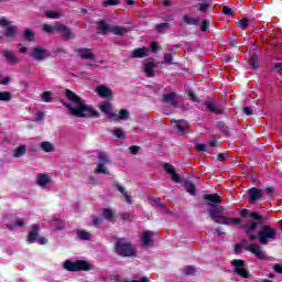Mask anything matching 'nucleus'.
Returning <instances> with one entry per match:
<instances>
[{"mask_svg": "<svg viewBox=\"0 0 282 282\" xmlns=\"http://www.w3.org/2000/svg\"><path fill=\"white\" fill-rule=\"evenodd\" d=\"M203 199L205 204L210 207L208 214L210 219L216 224H223L225 226H237L241 224V219L239 218H228L224 216L226 208L219 206L221 204V196H219V194H205Z\"/></svg>", "mask_w": 282, "mask_h": 282, "instance_id": "nucleus-1", "label": "nucleus"}, {"mask_svg": "<svg viewBox=\"0 0 282 282\" xmlns=\"http://www.w3.org/2000/svg\"><path fill=\"white\" fill-rule=\"evenodd\" d=\"M258 226L259 223L252 219L247 220L246 224L242 225V228L250 241L258 239L261 246H268L270 241H274V239H276V229L274 227H271L270 225H262L257 232Z\"/></svg>", "mask_w": 282, "mask_h": 282, "instance_id": "nucleus-2", "label": "nucleus"}, {"mask_svg": "<svg viewBox=\"0 0 282 282\" xmlns=\"http://www.w3.org/2000/svg\"><path fill=\"white\" fill-rule=\"evenodd\" d=\"M65 96L69 102L64 105L72 116H76V118H99L100 115L96 109L91 108V106H87L85 100L74 94V91L66 89Z\"/></svg>", "mask_w": 282, "mask_h": 282, "instance_id": "nucleus-3", "label": "nucleus"}, {"mask_svg": "<svg viewBox=\"0 0 282 282\" xmlns=\"http://www.w3.org/2000/svg\"><path fill=\"white\" fill-rule=\"evenodd\" d=\"M115 252H117L119 257H135L137 250L133 243L121 238L115 243Z\"/></svg>", "mask_w": 282, "mask_h": 282, "instance_id": "nucleus-4", "label": "nucleus"}, {"mask_svg": "<svg viewBox=\"0 0 282 282\" xmlns=\"http://www.w3.org/2000/svg\"><path fill=\"white\" fill-rule=\"evenodd\" d=\"M64 268L69 272H80V270H83L84 272H89V270H91V264H89L85 260H77L75 262L66 260L64 262Z\"/></svg>", "mask_w": 282, "mask_h": 282, "instance_id": "nucleus-5", "label": "nucleus"}, {"mask_svg": "<svg viewBox=\"0 0 282 282\" xmlns=\"http://www.w3.org/2000/svg\"><path fill=\"white\" fill-rule=\"evenodd\" d=\"M43 30L47 34H54V32H61L65 39H72V31L65 26V24L57 23L55 25L44 24Z\"/></svg>", "mask_w": 282, "mask_h": 282, "instance_id": "nucleus-6", "label": "nucleus"}, {"mask_svg": "<svg viewBox=\"0 0 282 282\" xmlns=\"http://www.w3.org/2000/svg\"><path fill=\"white\" fill-rule=\"evenodd\" d=\"M231 265L238 276H241L242 279H248L250 276V271L248 270L246 261L235 259L231 261Z\"/></svg>", "mask_w": 282, "mask_h": 282, "instance_id": "nucleus-7", "label": "nucleus"}, {"mask_svg": "<svg viewBox=\"0 0 282 282\" xmlns=\"http://www.w3.org/2000/svg\"><path fill=\"white\" fill-rule=\"evenodd\" d=\"M39 230H41V227L39 226V224H34L31 231L29 232L28 242L34 243L35 241H37L40 246H45V243H47V238L39 237Z\"/></svg>", "mask_w": 282, "mask_h": 282, "instance_id": "nucleus-8", "label": "nucleus"}, {"mask_svg": "<svg viewBox=\"0 0 282 282\" xmlns=\"http://www.w3.org/2000/svg\"><path fill=\"white\" fill-rule=\"evenodd\" d=\"M0 25L1 28H6L3 34L4 36H7V39H14V36H17L19 28H17V25L10 24V21H8V19L3 17L0 18Z\"/></svg>", "mask_w": 282, "mask_h": 282, "instance_id": "nucleus-9", "label": "nucleus"}, {"mask_svg": "<svg viewBox=\"0 0 282 282\" xmlns=\"http://www.w3.org/2000/svg\"><path fill=\"white\" fill-rule=\"evenodd\" d=\"M31 57L35 61H45V58H50V52L41 46H35L31 50Z\"/></svg>", "mask_w": 282, "mask_h": 282, "instance_id": "nucleus-10", "label": "nucleus"}, {"mask_svg": "<svg viewBox=\"0 0 282 282\" xmlns=\"http://www.w3.org/2000/svg\"><path fill=\"white\" fill-rule=\"evenodd\" d=\"M99 109L109 120H112L113 116H116V112H113V105L109 101L99 104Z\"/></svg>", "mask_w": 282, "mask_h": 282, "instance_id": "nucleus-11", "label": "nucleus"}, {"mask_svg": "<svg viewBox=\"0 0 282 282\" xmlns=\"http://www.w3.org/2000/svg\"><path fill=\"white\" fill-rule=\"evenodd\" d=\"M52 182V175L46 173L37 174L36 184L41 186V188H47V185Z\"/></svg>", "mask_w": 282, "mask_h": 282, "instance_id": "nucleus-12", "label": "nucleus"}, {"mask_svg": "<svg viewBox=\"0 0 282 282\" xmlns=\"http://www.w3.org/2000/svg\"><path fill=\"white\" fill-rule=\"evenodd\" d=\"M246 250H248V252H252V254H254L257 259H265V251H262L259 245H249L246 247Z\"/></svg>", "mask_w": 282, "mask_h": 282, "instance_id": "nucleus-13", "label": "nucleus"}, {"mask_svg": "<svg viewBox=\"0 0 282 282\" xmlns=\"http://www.w3.org/2000/svg\"><path fill=\"white\" fill-rule=\"evenodd\" d=\"M163 169L165 172L169 173V175H171L173 182H175L176 184H180V182H182V177H180L177 172H175V167L173 165L165 163L163 165Z\"/></svg>", "mask_w": 282, "mask_h": 282, "instance_id": "nucleus-14", "label": "nucleus"}, {"mask_svg": "<svg viewBox=\"0 0 282 282\" xmlns=\"http://www.w3.org/2000/svg\"><path fill=\"white\" fill-rule=\"evenodd\" d=\"M249 199L251 204H254V202H259L263 197V191L252 187L248 191Z\"/></svg>", "mask_w": 282, "mask_h": 282, "instance_id": "nucleus-15", "label": "nucleus"}, {"mask_svg": "<svg viewBox=\"0 0 282 282\" xmlns=\"http://www.w3.org/2000/svg\"><path fill=\"white\" fill-rule=\"evenodd\" d=\"M1 55L10 65H17L19 63V58L14 54H12L11 51L4 50L1 52Z\"/></svg>", "mask_w": 282, "mask_h": 282, "instance_id": "nucleus-16", "label": "nucleus"}, {"mask_svg": "<svg viewBox=\"0 0 282 282\" xmlns=\"http://www.w3.org/2000/svg\"><path fill=\"white\" fill-rule=\"evenodd\" d=\"M97 94L101 98H111L113 96V93L107 86L97 87Z\"/></svg>", "mask_w": 282, "mask_h": 282, "instance_id": "nucleus-17", "label": "nucleus"}, {"mask_svg": "<svg viewBox=\"0 0 282 282\" xmlns=\"http://www.w3.org/2000/svg\"><path fill=\"white\" fill-rule=\"evenodd\" d=\"M132 58H144V56H149V48L147 47H139L135 48L132 54Z\"/></svg>", "mask_w": 282, "mask_h": 282, "instance_id": "nucleus-18", "label": "nucleus"}, {"mask_svg": "<svg viewBox=\"0 0 282 282\" xmlns=\"http://www.w3.org/2000/svg\"><path fill=\"white\" fill-rule=\"evenodd\" d=\"M129 30L124 26L111 25L110 33L116 34L117 36H124Z\"/></svg>", "mask_w": 282, "mask_h": 282, "instance_id": "nucleus-19", "label": "nucleus"}, {"mask_svg": "<svg viewBox=\"0 0 282 282\" xmlns=\"http://www.w3.org/2000/svg\"><path fill=\"white\" fill-rule=\"evenodd\" d=\"M141 241H142L143 246H151V243H153V232L144 231L141 235Z\"/></svg>", "mask_w": 282, "mask_h": 282, "instance_id": "nucleus-20", "label": "nucleus"}, {"mask_svg": "<svg viewBox=\"0 0 282 282\" xmlns=\"http://www.w3.org/2000/svg\"><path fill=\"white\" fill-rule=\"evenodd\" d=\"M130 113H129V110L127 109H121L119 111V113H115V116L112 117V120L115 122H118L120 120H127L129 118Z\"/></svg>", "mask_w": 282, "mask_h": 282, "instance_id": "nucleus-21", "label": "nucleus"}, {"mask_svg": "<svg viewBox=\"0 0 282 282\" xmlns=\"http://www.w3.org/2000/svg\"><path fill=\"white\" fill-rule=\"evenodd\" d=\"M163 102H170L173 107H177V95L175 93L164 95Z\"/></svg>", "mask_w": 282, "mask_h": 282, "instance_id": "nucleus-22", "label": "nucleus"}, {"mask_svg": "<svg viewBox=\"0 0 282 282\" xmlns=\"http://www.w3.org/2000/svg\"><path fill=\"white\" fill-rule=\"evenodd\" d=\"M145 75L151 78L155 74V64L153 62H148L144 65Z\"/></svg>", "mask_w": 282, "mask_h": 282, "instance_id": "nucleus-23", "label": "nucleus"}, {"mask_svg": "<svg viewBox=\"0 0 282 282\" xmlns=\"http://www.w3.org/2000/svg\"><path fill=\"white\" fill-rule=\"evenodd\" d=\"M174 127H176L180 133H185V131L188 129V122H186L185 120H177L174 121Z\"/></svg>", "mask_w": 282, "mask_h": 282, "instance_id": "nucleus-24", "label": "nucleus"}, {"mask_svg": "<svg viewBox=\"0 0 282 282\" xmlns=\"http://www.w3.org/2000/svg\"><path fill=\"white\" fill-rule=\"evenodd\" d=\"M40 149L44 151V153H53L55 148H54V143L50 141H44L40 143Z\"/></svg>", "mask_w": 282, "mask_h": 282, "instance_id": "nucleus-25", "label": "nucleus"}, {"mask_svg": "<svg viewBox=\"0 0 282 282\" xmlns=\"http://www.w3.org/2000/svg\"><path fill=\"white\" fill-rule=\"evenodd\" d=\"M99 164H111V159L106 152H99L97 155Z\"/></svg>", "mask_w": 282, "mask_h": 282, "instance_id": "nucleus-26", "label": "nucleus"}, {"mask_svg": "<svg viewBox=\"0 0 282 282\" xmlns=\"http://www.w3.org/2000/svg\"><path fill=\"white\" fill-rule=\"evenodd\" d=\"M97 30L102 32V34H111V26H109L105 21L98 23Z\"/></svg>", "mask_w": 282, "mask_h": 282, "instance_id": "nucleus-27", "label": "nucleus"}, {"mask_svg": "<svg viewBox=\"0 0 282 282\" xmlns=\"http://www.w3.org/2000/svg\"><path fill=\"white\" fill-rule=\"evenodd\" d=\"M26 151H28V147L20 145L13 150V158H23Z\"/></svg>", "mask_w": 282, "mask_h": 282, "instance_id": "nucleus-28", "label": "nucleus"}, {"mask_svg": "<svg viewBox=\"0 0 282 282\" xmlns=\"http://www.w3.org/2000/svg\"><path fill=\"white\" fill-rule=\"evenodd\" d=\"M116 188L119 191V193H121V195H123L127 204H131V195L127 193V189L124 188V186L120 184H116Z\"/></svg>", "mask_w": 282, "mask_h": 282, "instance_id": "nucleus-29", "label": "nucleus"}, {"mask_svg": "<svg viewBox=\"0 0 282 282\" xmlns=\"http://www.w3.org/2000/svg\"><path fill=\"white\" fill-rule=\"evenodd\" d=\"M95 173L102 174V175H111L105 163H98L97 167L95 169Z\"/></svg>", "mask_w": 282, "mask_h": 282, "instance_id": "nucleus-30", "label": "nucleus"}, {"mask_svg": "<svg viewBox=\"0 0 282 282\" xmlns=\"http://www.w3.org/2000/svg\"><path fill=\"white\" fill-rule=\"evenodd\" d=\"M77 53L82 58H94V53L89 48H79L77 50Z\"/></svg>", "mask_w": 282, "mask_h": 282, "instance_id": "nucleus-31", "label": "nucleus"}, {"mask_svg": "<svg viewBox=\"0 0 282 282\" xmlns=\"http://www.w3.org/2000/svg\"><path fill=\"white\" fill-rule=\"evenodd\" d=\"M23 39L24 41L32 42L35 39L34 31L32 29H25L23 32Z\"/></svg>", "mask_w": 282, "mask_h": 282, "instance_id": "nucleus-32", "label": "nucleus"}, {"mask_svg": "<svg viewBox=\"0 0 282 282\" xmlns=\"http://www.w3.org/2000/svg\"><path fill=\"white\" fill-rule=\"evenodd\" d=\"M25 221L23 219H15L11 225L8 226L10 230H15V228H23L25 226Z\"/></svg>", "mask_w": 282, "mask_h": 282, "instance_id": "nucleus-33", "label": "nucleus"}, {"mask_svg": "<svg viewBox=\"0 0 282 282\" xmlns=\"http://www.w3.org/2000/svg\"><path fill=\"white\" fill-rule=\"evenodd\" d=\"M185 188L189 195H197V188L192 182H186Z\"/></svg>", "mask_w": 282, "mask_h": 282, "instance_id": "nucleus-34", "label": "nucleus"}, {"mask_svg": "<svg viewBox=\"0 0 282 282\" xmlns=\"http://www.w3.org/2000/svg\"><path fill=\"white\" fill-rule=\"evenodd\" d=\"M206 107L207 109H209V111H213L214 113H221V109L212 101H207Z\"/></svg>", "mask_w": 282, "mask_h": 282, "instance_id": "nucleus-35", "label": "nucleus"}, {"mask_svg": "<svg viewBox=\"0 0 282 282\" xmlns=\"http://www.w3.org/2000/svg\"><path fill=\"white\" fill-rule=\"evenodd\" d=\"M183 21L184 23H186L187 25H197L198 23V19L197 18H191L188 15H184L183 17Z\"/></svg>", "mask_w": 282, "mask_h": 282, "instance_id": "nucleus-36", "label": "nucleus"}, {"mask_svg": "<svg viewBox=\"0 0 282 282\" xmlns=\"http://www.w3.org/2000/svg\"><path fill=\"white\" fill-rule=\"evenodd\" d=\"M79 239H83L84 241H89V239H91V234L85 231V230H79L77 232Z\"/></svg>", "mask_w": 282, "mask_h": 282, "instance_id": "nucleus-37", "label": "nucleus"}, {"mask_svg": "<svg viewBox=\"0 0 282 282\" xmlns=\"http://www.w3.org/2000/svg\"><path fill=\"white\" fill-rule=\"evenodd\" d=\"M0 100H3L6 102H10L12 100V94L9 91H1L0 93Z\"/></svg>", "mask_w": 282, "mask_h": 282, "instance_id": "nucleus-38", "label": "nucleus"}, {"mask_svg": "<svg viewBox=\"0 0 282 282\" xmlns=\"http://www.w3.org/2000/svg\"><path fill=\"white\" fill-rule=\"evenodd\" d=\"M102 217H105V219H113V217H116V214H113L111 209L105 208L102 209Z\"/></svg>", "mask_w": 282, "mask_h": 282, "instance_id": "nucleus-39", "label": "nucleus"}, {"mask_svg": "<svg viewBox=\"0 0 282 282\" xmlns=\"http://www.w3.org/2000/svg\"><path fill=\"white\" fill-rule=\"evenodd\" d=\"M41 98H42L43 102H51L52 101V93L51 91H44L41 95Z\"/></svg>", "mask_w": 282, "mask_h": 282, "instance_id": "nucleus-40", "label": "nucleus"}, {"mask_svg": "<svg viewBox=\"0 0 282 282\" xmlns=\"http://www.w3.org/2000/svg\"><path fill=\"white\" fill-rule=\"evenodd\" d=\"M239 28H241V30H246V28H248V25H250V21L248 20V18H243L242 20H240L238 22Z\"/></svg>", "mask_w": 282, "mask_h": 282, "instance_id": "nucleus-41", "label": "nucleus"}, {"mask_svg": "<svg viewBox=\"0 0 282 282\" xmlns=\"http://www.w3.org/2000/svg\"><path fill=\"white\" fill-rule=\"evenodd\" d=\"M250 217L251 219H256V221H259L261 224V221H263V216L262 215H259L258 213L256 212H252L250 214Z\"/></svg>", "mask_w": 282, "mask_h": 282, "instance_id": "nucleus-42", "label": "nucleus"}, {"mask_svg": "<svg viewBox=\"0 0 282 282\" xmlns=\"http://www.w3.org/2000/svg\"><path fill=\"white\" fill-rule=\"evenodd\" d=\"M46 17H47V19H58V17H61V14H58V12H56V11H47Z\"/></svg>", "mask_w": 282, "mask_h": 282, "instance_id": "nucleus-43", "label": "nucleus"}, {"mask_svg": "<svg viewBox=\"0 0 282 282\" xmlns=\"http://www.w3.org/2000/svg\"><path fill=\"white\" fill-rule=\"evenodd\" d=\"M53 226L55 227V230H63V228H65V225L61 223V220H54Z\"/></svg>", "mask_w": 282, "mask_h": 282, "instance_id": "nucleus-44", "label": "nucleus"}, {"mask_svg": "<svg viewBox=\"0 0 282 282\" xmlns=\"http://www.w3.org/2000/svg\"><path fill=\"white\" fill-rule=\"evenodd\" d=\"M102 218H100V217H95L94 219H93V224H94V226L96 227V228H100V226H102Z\"/></svg>", "mask_w": 282, "mask_h": 282, "instance_id": "nucleus-45", "label": "nucleus"}, {"mask_svg": "<svg viewBox=\"0 0 282 282\" xmlns=\"http://www.w3.org/2000/svg\"><path fill=\"white\" fill-rule=\"evenodd\" d=\"M113 135L116 137V138H124V131L122 130V129H115L113 130Z\"/></svg>", "mask_w": 282, "mask_h": 282, "instance_id": "nucleus-46", "label": "nucleus"}, {"mask_svg": "<svg viewBox=\"0 0 282 282\" xmlns=\"http://www.w3.org/2000/svg\"><path fill=\"white\" fill-rule=\"evenodd\" d=\"M118 3H120V1H118V0H106L104 2V7L107 8L109 6H118Z\"/></svg>", "mask_w": 282, "mask_h": 282, "instance_id": "nucleus-47", "label": "nucleus"}, {"mask_svg": "<svg viewBox=\"0 0 282 282\" xmlns=\"http://www.w3.org/2000/svg\"><path fill=\"white\" fill-rule=\"evenodd\" d=\"M158 32H162L163 30H169V23H161L156 25Z\"/></svg>", "mask_w": 282, "mask_h": 282, "instance_id": "nucleus-48", "label": "nucleus"}, {"mask_svg": "<svg viewBox=\"0 0 282 282\" xmlns=\"http://www.w3.org/2000/svg\"><path fill=\"white\" fill-rule=\"evenodd\" d=\"M209 25H210V22L208 20H205V21H203V23L200 25V30L203 32H206V30H208Z\"/></svg>", "mask_w": 282, "mask_h": 282, "instance_id": "nucleus-49", "label": "nucleus"}, {"mask_svg": "<svg viewBox=\"0 0 282 282\" xmlns=\"http://www.w3.org/2000/svg\"><path fill=\"white\" fill-rule=\"evenodd\" d=\"M185 274H195V267H185Z\"/></svg>", "mask_w": 282, "mask_h": 282, "instance_id": "nucleus-50", "label": "nucleus"}, {"mask_svg": "<svg viewBox=\"0 0 282 282\" xmlns=\"http://www.w3.org/2000/svg\"><path fill=\"white\" fill-rule=\"evenodd\" d=\"M223 13L226 14L227 17H232V9H230L228 7H224Z\"/></svg>", "mask_w": 282, "mask_h": 282, "instance_id": "nucleus-51", "label": "nucleus"}, {"mask_svg": "<svg viewBox=\"0 0 282 282\" xmlns=\"http://www.w3.org/2000/svg\"><path fill=\"white\" fill-rule=\"evenodd\" d=\"M200 12H206L208 10V2H203L199 4Z\"/></svg>", "mask_w": 282, "mask_h": 282, "instance_id": "nucleus-52", "label": "nucleus"}, {"mask_svg": "<svg viewBox=\"0 0 282 282\" xmlns=\"http://www.w3.org/2000/svg\"><path fill=\"white\" fill-rule=\"evenodd\" d=\"M196 150L199 152L206 151V144H204V143L196 144Z\"/></svg>", "mask_w": 282, "mask_h": 282, "instance_id": "nucleus-53", "label": "nucleus"}, {"mask_svg": "<svg viewBox=\"0 0 282 282\" xmlns=\"http://www.w3.org/2000/svg\"><path fill=\"white\" fill-rule=\"evenodd\" d=\"M138 151H140V148L138 145L130 147V153L132 155H135L138 153Z\"/></svg>", "mask_w": 282, "mask_h": 282, "instance_id": "nucleus-54", "label": "nucleus"}, {"mask_svg": "<svg viewBox=\"0 0 282 282\" xmlns=\"http://www.w3.org/2000/svg\"><path fill=\"white\" fill-rule=\"evenodd\" d=\"M123 282H150L149 278H141L140 280H124Z\"/></svg>", "mask_w": 282, "mask_h": 282, "instance_id": "nucleus-55", "label": "nucleus"}, {"mask_svg": "<svg viewBox=\"0 0 282 282\" xmlns=\"http://www.w3.org/2000/svg\"><path fill=\"white\" fill-rule=\"evenodd\" d=\"M241 248H243V243L236 245L235 247V253L240 254Z\"/></svg>", "mask_w": 282, "mask_h": 282, "instance_id": "nucleus-56", "label": "nucleus"}, {"mask_svg": "<svg viewBox=\"0 0 282 282\" xmlns=\"http://www.w3.org/2000/svg\"><path fill=\"white\" fill-rule=\"evenodd\" d=\"M165 63H173V55L171 53H165Z\"/></svg>", "mask_w": 282, "mask_h": 282, "instance_id": "nucleus-57", "label": "nucleus"}, {"mask_svg": "<svg viewBox=\"0 0 282 282\" xmlns=\"http://www.w3.org/2000/svg\"><path fill=\"white\" fill-rule=\"evenodd\" d=\"M243 113H246V116H252V109L250 107H245Z\"/></svg>", "mask_w": 282, "mask_h": 282, "instance_id": "nucleus-58", "label": "nucleus"}, {"mask_svg": "<svg viewBox=\"0 0 282 282\" xmlns=\"http://www.w3.org/2000/svg\"><path fill=\"white\" fill-rule=\"evenodd\" d=\"M274 270L278 272V274H282V265L281 264H275Z\"/></svg>", "mask_w": 282, "mask_h": 282, "instance_id": "nucleus-59", "label": "nucleus"}, {"mask_svg": "<svg viewBox=\"0 0 282 282\" xmlns=\"http://www.w3.org/2000/svg\"><path fill=\"white\" fill-rule=\"evenodd\" d=\"M274 69H275V72H281V69H282V64H281V63L274 64Z\"/></svg>", "mask_w": 282, "mask_h": 282, "instance_id": "nucleus-60", "label": "nucleus"}, {"mask_svg": "<svg viewBox=\"0 0 282 282\" xmlns=\"http://www.w3.org/2000/svg\"><path fill=\"white\" fill-rule=\"evenodd\" d=\"M219 162H224L226 160V155L224 153L218 154Z\"/></svg>", "mask_w": 282, "mask_h": 282, "instance_id": "nucleus-61", "label": "nucleus"}, {"mask_svg": "<svg viewBox=\"0 0 282 282\" xmlns=\"http://www.w3.org/2000/svg\"><path fill=\"white\" fill-rule=\"evenodd\" d=\"M122 219L127 220V219H130L131 215L129 213H124L122 214Z\"/></svg>", "mask_w": 282, "mask_h": 282, "instance_id": "nucleus-62", "label": "nucleus"}, {"mask_svg": "<svg viewBox=\"0 0 282 282\" xmlns=\"http://www.w3.org/2000/svg\"><path fill=\"white\" fill-rule=\"evenodd\" d=\"M151 47L152 52H158V43L153 42Z\"/></svg>", "mask_w": 282, "mask_h": 282, "instance_id": "nucleus-63", "label": "nucleus"}, {"mask_svg": "<svg viewBox=\"0 0 282 282\" xmlns=\"http://www.w3.org/2000/svg\"><path fill=\"white\" fill-rule=\"evenodd\" d=\"M44 116L45 115L43 112H39L37 113V120H43Z\"/></svg>", "mask_w": 282, "mask_h": 282, "instance_id": "nucleus-64", "label": "nucleus"}]
</instances>
